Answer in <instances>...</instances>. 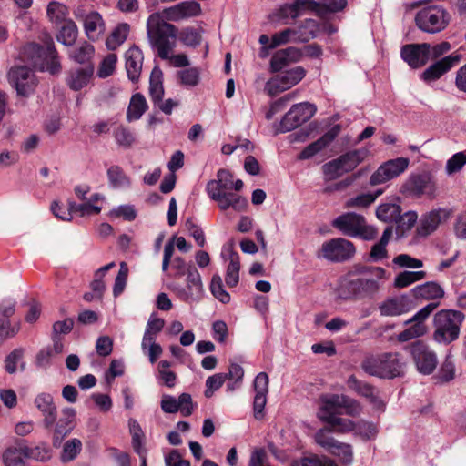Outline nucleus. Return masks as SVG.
I'll return each instance as SVG.
<instances>
[{
  "label": "nucleus",
  "instance_id": "nucleus-1",
  "mask_svg": "<svg viewBox=\"0 0 466 466\" xmlns=\"http://www.w3.org/2000/svg\"><path fill=\"white\" fill-rule=\"evenodd\" d=\"M388 279L381 267L359 266L341 284L340 297L366 298L374 296Z\"/></svg>",
  "mask_w": 466,
  "mask_h": 466
},
{
  "label": "nucleus",
  "instance_id": "nucleus-2",
  "mask_svg": "<svg viewBox=\"0 0 466 466\" xmlns=\"http://www.w3.org/2000/svg\"><path fill=\"white\" fill-rule=\"evenodd\" d=\"M233 177L230 172L225 169H219L217 174V179L208 182L206 191L208 197L216 201L221 210H227L231 208L236 211H242L248 206L247 199L234 192H227L231 189Z\"/></svg>",
  "mask_w": 466,
  "mask_h": 466
},
{
  "label": "nucleus",
  "instance_id": "nucleus-3",
  "mask_svg": "<svg viewBox=\"0 0 466 466\" xmlns=\"http://www.w3.org/2000/svg\"><path fill=\"white\" fill-rule=\"evenodd\" d=\"M149 44L160 58L167 59L176 47L177 28L166 22L160 14L149 15L147 23Z\"/></svg>",
  "mask_w": 466,
  "mask_h": 466
},
{
  "label": "nucleus",
  "instance_id": "nucleus-4",
  "mask_svg": "<svg viewBox=\"0 0 466 466\" xmlns=\"http://www.w3.org/2000/svg\"><path fill=\"white\" fill-rule=\"evenodd\" d=\"M361 367L371 376L393 379L404 375L407 362L400 353L388 352L366 359Z\"/></svg>",
  "mask_w": 466,
  "mask_h": 466
},
{
  "label": "nucleus",
  "instance_id": "nucleus-5",
  "mask_svg": "<svg viewBox=\"0 0 466 466\" xmlns=\"http://www.w3.org/2000/svg\"><path fill=\"white\" fill-rule=\"evenodd\" d=\"M317 417L323 422H329L342 413L358 416L361 406L358 401L343 394H323L319 398Z\"/></svg>",
  "mask_w": 466,
  "mask_h": 466
},
{
  "label": "nucleus",
  "instance_id": "nucleus-6",
  "mask_svg": "<svg viewBox=\"0 0 466 466\" xmlns=\"http://www.w3.org/2000/svg\"><path fill=\"white\" fill-rule=\"evenodd\" d=\"M463 314L457 310L442 309L433 317V339L440 344H450L459 338Z\"/></svg>",
  "mask_w": 466,
  "mask_h": 466
},
{
  "label": "nucleus",
  "instance_id": "nucleus-7",
  "mask_svg": "<svg viewBox=\"0 0 466 466\" xmlns=\"http://www.w3.org/2000/svg\"><path fill=\"white\" fill-rule=\"evenodd\" d=\"M331 225L345 236L364 240H372L378 234L376 228L369 225L362 215L355 212H346L338 216Z\"/></svg>",
  "mask_w": 466,
  "mask_h": 466
},
{
  "label": "nucleus",
  "instance_id": "nucleus-8",
  "mask_svg": "<svg viewBox=\"0 0 466 466\" xmlns=\"http://www.w3.org/2000/svg\"><path fill=\"white\" fill-rule=\"evenodd\" d=\"M417 27L424 33L437 34L444 30L451 21L449 12L441 5H426L415 15Z\"/></svg>",
  "mask_w": 466,
  "mask_h": 466
},
{
  "label": "nucleus",
  "instance_id": "nucleus-9",
  "mask_svg": "<svg viewBox=\"0 0 466 466\" xmlns=\"http://www.w3.org/2000/svg\"><path fill=\"white\" fill-rule=\"evenodd\" d=\"M25 54L35 68L48 71L51 74H56L60 69L53 42L46 43L45 47L36 44H30L25 47Z\"/></svg>",
  "mask_w": 466,
  "mask_h": 466
},
{
  "label": "nucleus",
  "instance_id": "nucleus-10",
  "mask_svg": "<svg viewBox=\"0 0 466 466\" xmlns=\"http://www.w3.org/2000/svg\"><path fill=\"white\" fill-rule=\"evenodd\" d=\"M170 289L180 300L186 303H198L205 294L201 276L193 266L187 270L186 286L175 283L170 286Z\"/></svg>",
  "mask_w": 466,
  "mask_h": 466
},
{
  "label": "nucleus",
  "instance_id": "nucleus-11",
  "mask_svg": "<svg viewBox=\"0 0 466 466\" xmlns=\"http://www.w3.org/2000/svg\"><path fill=\"white\" fill-rule=\"evenodd\" d=\"M316 111V106L309 102H301L293 105L276 127L277 132L286 133L297 128L309 120L315 115Z\"/></svg>",
  "mask_w": 466,
  "mask_h": 466
},
{
  "label": "nucleus",
  "instance_id": "nucleus-12",
  "mask_svg": "<svg viewBox=\"0 0 466 466\" xmlns=\"http://www.w3.org/2000/svg\"><path fill=\"white\" fill-rule=\"evenodd\" d=\"M355 252L356 248L351 241L337 238L324 242L317 256L331 262H343L350 259Z\"/></svg>",
  "mask_w": 466,
  "mask_h": 466
},
{
  "label": "nucleus",
  "instance_id": "nucleus-13",
  "mask_svg": "<svg viewBox=\"0 0 466 466\" xmlns=\"http://www.w3.org/2000/svg\"><path fill=\"white\" fill-rule=\"evenodd\" d=\"M417 370L424 375L431 374L437 367L436 353L423 341L417 340L406 348Z\"/></svg>",
  "mask_w": 466,
  "mask_h": 466
},
{
  "label": "nucleus",
  "instance_id": "nucleus-14",
  "mask_svg": "<svg viewBox=\"0 0 466 466\" xmlns=\"http://www.w3.org/2000/svg\"><path fill=\"white\" fill-rule=\"evenodd\" d=\"M410 164L407 157H397L382 163L370 176V186H378L392 180L404 173Z\"/></svg>",
  "mask_w": 466,
  "mask_h": 466
},
{
  "label": "nucleus",
  "instance_id": "nucleus-15",
  "mask_svg": "<svg viewBox=\"0 0 466 466\" xmlns=\"http://www.w3.org/2000/svg\"><path fill=\"white\" fill-rule=\"evenodd\" d=\"M306 75L302 66H296L269 79L265 86V90L270 96H276L286 91L300 82Z\"/></svg>",
  "mask_w": 466,
  "mask_h": 466
},
{
  "label": "nucleus",
  "instance_id": "nucleus-16",
  "mask_svg": "<svg viewBox=\"0 0 466 466\" xmlns=\"http://www.w3.org/2000/svg\"><path fill=\"white\" fill-rule=\"evenodd\" d=\"M8 77L10 84L21 96H28L37 86V79L33 71L24 66L11 68Z\"/></svg>",
  "mask_w": 466,
  "mask_h": 466
},
{
  "label": "nucleus",
  "instance_id": "nucleus-17",
  "mask_svg": "<svg viewBox=\"0 0 466 466\" xmlns=\"http://www.w3.org/2000/svg\"><path fill=\"white\" fill-rule=\"evenodd\" d=\"M318 4L314 0H295L281 5L275 13L270 15L272 22H279L286 19H296L308 10H316Z\"/></svg>",
  "mask_w": 466,
  "mask_h": 466
},
{
  "label": "nucleus",
  "instance_id": "nucleus-18",
  "mask_svg": "<svg viewBox=\"0 0 466 466\" xmlns=\"http://www.w3.org/2000/svg\"><path fill=\"white\" fill-rule=\"evenodd\" d=\"M201 13V6L197 1L189 0L165 8L161 16L164 20L180 21L189 17L197 16Z\"/></svg>",
  "mask_w": 466,
  "mask_h": 466
},
{
  "label": "nucleus",
  "instance_id": "nucleus-19",
  "mask_svg": "<svg viewBox=\"0 0 466 466\" xmlns=\"http://www.w3.org/2000/svg\"><path fill=\"white\" fill-rule=\"evenodd\" d=\"M76 427V410L73 408H65L61 411V416L54 428L52 437L53 446L60 447L63 440Z\"/></svg>",
  "mask_w": 466,
  "mask_h": 466
},
{
  "label": "nucleus",
  "instance_id": "nucleus-20",
  "mask_svg": "<svg viewBox=\"0 0 466 466\" xmlns=\"http://www.w3.org/2000/svg\"><path fill=\"white\" fill-rule=\"evenodd\" d=\"M77 19L83 22L86 35L92 41L97 40L105 32L106 26L102 15L96 11L83 14L80 9L75 12Z\"/></svg>",
  "mask_w": 466,
  "mask_h": 466
},
{
  "label": "nucleus",
  "instance_id": "nucleus-21",
  "mask_svg": "<svg viewBox=\"0 0 466 466\" xmlns=\"http://www.w3.org/2000/svg\"><path fill=\"white\" fill-rule=\"evenodd\" d=\"M460 55L451 54L446 56L445 57L438 60L428 68H426L421 74L420 78L427 83L436 81L448 71H450L452 67H454L460 62Z\"/></svg>",
  "mask_w": 466,
  "mask_h": 466
},
{
  "label": "nucleus",
  "instance_id": "nucleus-22",
  "mask_svg": "<svg viewBox=\"0 0 466 466\" xmlns=\"http://www.w3.org/2000/svg\"><path fill=\"white\" fill-rule=\"evenodd\" d=\"M430 44H410L401 49V57L412 68L424 66L429 60Z\"/></svg>",
  "mask_w": 466,
  "mask_h": 466
},
{
  "label": "nucleus",
  "instance_id": "nucleus-23",
  "mask_svg": "<svg viewBox=\"0 0 466 466\" xmlns=\"http://www.w3.org/2000/svg\"><path fill=\"white\" fill-rule=\"evenodd\" d=\"M412 309V301L406 295L389 298L379 306L381 316H400Z\"/></svg>",
  "mask_w": 466,
  "mask_h": 466
},
{
  "label": "nucleus",
  "instance_id": "nucleus-24",
  "mask_svg": "<svg viewBox=\"0 0 466 466\" xmlns=\"http://www.w3.org/2000/svg\"><path fill=\"white\" fill-rule=\"evenodd\" d=\"M94 72L95 68L93 65L73 68L67 73L66 84L70 89L79 91L91 83Z\"/></svg>",
  "mask_w": 466,
  "mask_h": 466
},
{
  "label": "nucleus",
  "instance_id": "nucleus-25",
  "mask_svg": "<svg viewBox=\"0 0 466 466\" xmlns=\"http://www.w3.org/2000/svg\"><path fill=\"white\" fill-rule=\"evenodd\" d=\"M340 131L339 126L336 125L326 132L318 140L307 146L299 155V159H309L328 147L336 138Z\"/></svg>",
  "mask_w": 466,
  "mask_h": 466
},
{
  "label": "nucleus",
  "instance_id": "nucleus-26",
  "mask_svg": "<svg viewBox=\"0 0 466 466\" xmlns=\"http://www.w3.org/2000/svg\"><path fill=\"white\" fill-rule=\"evenodd\" d=\"M447 217L448 213L443 209L432 210L425 214L420 220L417 234L422 238L428 237L438 228L439 225Z\"/></svg>",
  "mask_w": 466,
  "mask_h": 466
},
{
  "label": "nucleus",
  "instance_id": "nucleus-27",
  "mask_svg": "<svg viewBox=\"0 0 466 466\" xmlns=\"http://www.w3.org/2000/svg\"><path fill=\"white\" fill-rule=\"evenodd\" d=\"M126 70L128 78L132 82H137L139 79L142 66H143V53L137 46H131L125 53Z\"/></svg>",
  "mask_w": 466,
  "mask_h": 466
},
{
  "label": "nucleus",
  "instance_id": "nucleus-28",
  "mask_svg": "<svg viewBox=\"0 0 466 466\" xmlns=\"http://www.w3.org/2000/svg\"><path fill=\"white\" fill-rule=\"evenodd\" d=\"M431 189V182L427 176H410L401 186L400 192L407 196H420Z\"/></svg>",
  "mask_w": 466,
  "mask_h": 466
},
{
  "label": "nucleus",
  "instance_id": "nucleus-29",
  "mask_svg": "<svg viewBox=\"0 0 466 466\" xmlns=\"http://www.w3.org/2000/svg\"><path fill=\"white\" fill-rule=\"evenodd\" d=\"M302 56L301 51L297 47H288L277 51L270 61V67L272 71L278 72L289 63L298 62Z\"/></svg>",
  "mask_w": 466,
  "mask_h": 466
},
{
  "label": "nucleus",
  "instance_id": "nucleus-30",
  "mask_svg": "<svg viewBox=\"0 0 466 466\" xmlns=\"http://www.w3.org/2000/svg\"><path fill=\"white\" fill-rule=\"evenodd\" d=\"M36 408L44 416V426L49 429L56 419V407L54 404L53 397L48 393H41L35 400Z\"/></svg>",
  "mask_w": 466,
  "mask_h": 466
},
{
  "label": "nucleus",
  "instance_id": "nucleus-31",
  "mask_svg": "<svg viewBox=\"0 0 466 466\" xmlns=\"http://www.w3.org/2000/svg\"><path fill=\"white\" fill-rule=\"evenodd\" d=\"M370 153V147H363L358 149H353L348 151L341 156L339 157L342 166H344V169L349 173L354 170L360 164H361L365 159H367Z\"/></svg>",
  "mask_w": 466,
  "mask_h": 466
},
{
  "label": "nucleus",
  "instance_id": "nucleus-32",
  "mask_svg": "<svg viewBox=\"0 0 466 466\" xmlns=\"http://www.w3.org/2000/svg\"><path fill=\"white\" fill-rule=\"evenodd\" d=\"M411 292L416 299L425 300L439 299L444 296V289L440 284L434 281H429L424 284L418 285L411 289Z\"/></svg>",
  "mask_w": 466,
  "mask_h": 466
},
{
  "label": "nucleus",
  "instance_id": "nucleus-33",
  "mask_svg": "<svg viewBox=\"0 0 466 466\" xmlns=\"http://www.w3.org/2000/svg\"><path fill=\"white\" fill-rule=\"evenodd\" d=\"M222 256L228 258L229 261L228 267H227V274H226V283L228 287H235L239 280V268H240V262H239V256L237 252L233 251L231 248H228L227 250H223Z\"/></svg>",
  "mask_w": 466,
  "mask_h": 466
},
{
  "label": "nucleus",
  "instance_id": "nucleus-34",
  "mask_svg": "<svg viewBox=\"0 0 466 466\" xmlns=\"http://www.w3.org/2000/svg\"><path fill=\"white\" fill-rule=\"evenodd\" d=\"M103 199V196L96 193L93 194L86 201L81 204H76L74 201H69L70 210H74L76 214L81 217L90 216L100 213L102 208L96 203Z\"/></svg>",
  "mask_w": 466,
  "mask_h": 466
},
{
  "label": "nucleus",
  "instance_id": "nucleus-35",
  "mask_svg": "<svg viewBox=\"0 0 466 466\" xmlns=\"http://www.w3.org/2000/svg\"><path fill=\"white\" fill-rule=\"evenodd\" d=\"M295 31V43H306L315 38L319 32V25L313 19H306Z\"/></svg>",
  "mask_w": 466,
  "mask_h": 466
},
{
  "label": "nucleus",
  "instance_id": "nucleus-36",
  "mask_svg": "<svg viewBox=\"0 0 466 466\" xmlns=\"http://www.w3.org/2000/svg\"><path fill=\"white\" fill-rule=\"evenodd\" d=\"M149 95L154 104L161 102L164 96L163 73L158 66H155L150 75Z\"/></svg>",
  "mask_w": 466,
  "mask_h": 466
},
{
  "label": "nucleus",
  "instance_id": "nucleus-37",
  "mask_svg": "<svg viewBox=\"0 0 466 466\" xmlns=\"http://www.w3.org/2000/svg\"><path fill=\"white\" fill-rule=\"evenodd\" d=\"M147 109V103L145 96L140 93L133 95L127 111V121L139 119Z\"/></svg>",
  "mask_w": 466,
  "mask_h": 466
},
{
  "label": "nucleus",
  "instance_id": "nucleus-38",
  "mask_svg": "<svg viewBox=\"0 0 466 466\" xmlns=\"http://www.w3.org/2000/svg\"><path fill=\"white\" fill-rule=\"evenodd\" d=\"M130 26L127 23L118 24L106 41V46L109 50H116L127 38Z\"/></svg>",
  "mask_w": 466,
  "mask_h": 466
},
{
  "label": "nucleus",
  "instance_id": "nucleus-39",
  "mask_svg": "<svg viewBox=\"0 0 466 466\" xmlns=\"http://www.w3.org/2000/svg\"><path fill=\"white\" fill-rule=\"evenodd\" d=\"M400 213L401 208L400 205L390 202L382 203L376 209L378 219L387 223L397 222Z\"/></svg>",
  "mask_w": 466,
  "mask_h": 466
},
{
  "label": "nucleus",
  "instance_id": "nucleus-40",
  "mask_svg": "<svg viewBox=\"0 0 466 466\" xmlns=\"http://www.w3.org/2000/svg\"><path fill=\"white\" fill-rule=\"evenodd\" d=\"M25 444L18 443L17 446L10 447L3 453V462L5 466H25L24 458Z\"/></svg>",
  "mask_w": 466,
  "mask_h": 466
},
{
  "label": "nucleus",
  "instance_id": "nucleus-41",
  "mask_svg": "<svg viewBox=\"0 0 466 466\" xmlns=\"http://www.w3.org/2000/svg\"><path fill=\"white\" fill-rule=\"evenodd\" d=\"M382 194V190H378L376 193H362L358 196L350 198L344 203L346 208H358L362 209L370 206L379 196Z\"/></svg>",
  "mask_w": 466,
  "mask_h": 466
},
{
  "label": "nucleus",
  "instance_id": "nucleus-42",
  "mask_svg": "<svg viewBox=\"0 0 466 466\" xmlns=\"http://www.w3.org/2000/svg\"><path fill=\"white\" fill-rule=\"evenodd\" d=\"M109 185L114 188H127L130 186V178L119 166H111L106 171Z\"/></svg>",
  "mask_w": 466,
  "mask_h": 466
},
{
  "label": "nucleus",
  "instance_id": "nucleus-43",
  "mask_svg": "<svg viewBox=\"0 0 466 466\" xmlns=\"http://www.w3.org/2000/svg\"><path fill=\"white\" fill-rule=\"evenodd\" d=\"M82 448L83 444L79 439L71 438L67 440L63 445L60 461L63 463L74 461L80 454Z\"/></svg>",
  "mask_w": 466,
  "mask_h": 466
},
{
  "label": "nucleus",
  "instance_id": "nucleus-44",
  "mask_svg": "<svg viewBox=\"0 0 466 466\" xmlns=\"http://www.w3.org/2000/svg\"><path fill=\"white\" fill-rule=\"evenodd\" d=\"M321 168L326 181L335 180L348 173L339 157L324 164Z\"/></svg>",
  "mask_w": 466,
  "mask_h": 466
},
{
  "label": "nucleus",
  "instance_id": "nucleus-45",
  "mask_svg": "<svg viewBox=\"0 0 466 466\" xmlns=\"http://www.w3.org/2000/svg\"><path fill=\"white\" fill-rule=\"evenodd\" d=\"M425 277V271H402L395 277L393 285L397 289H403L422 280Z\"/></svg>",
  "mask_w": 466,
  "mask_h": 466
},
{
  "label": "nucleus",
  "instance_id": "nucleus-46",
  "mask_svg": "<svg viewBox=\"0 0 466 466\" xmlns=\"http://www.w3.org/2000/svg\"><path fill=\"white\" fill-rule=\"evenodd\" d=\"M427 333V327L424 323L412 322L403 331L397 335V339L400 342H406L420 337L424 336Z\"/></svg>",
  "mask_w": 466,
  "mask_h": 466
},
{
  "label": "nucleus",
  "instance_id": "nucleus-47",
  "mask_svg": "<svg viewBox=\"0 0 466 466\" xmlns=\"http://www.w3.org/2000/svg\"><path fill=\"white\" fill-rule=\"evenodd\" d=\"M46 15L52 23L60 24L66 21L68 9L65 5L53 1L46 7Z\"/></svg>",
  "mask_w": 466,
  "mask_h": 466
},
{
  "label": "nucleus",
  "instance_id": "nucleus-48",
  "mask_svg": "<svg viewBox=\"0 0 466 466\" xmlns=\"http://www.w3.org/2000/svg\"><path fill=\"white\" fill-rule=\"evenodd\" d=\"M329 452L343 464H351L353 461V449L349 443L337 441Z\"/></svg>",
  "mask_w": 466,
  "mask_h": 466
},
{
  "label": "nucleus",
  "instance_id": "nucleus-49",
  "mask_svg": "<svg viewBox=\"0 0 466 466\" xmlns=\"http://www.w3.org/2000/svg\"><path fill=\"white\" fill-rule=\"evenodd\" d=\"M164 325L165 321L163 319L157 318L155 314H152L149 317L142 339H144V346L147 342L156 339L157 335L162 330Z\"/></svg>",
  "mask_w": 466,
  "mask_h": 466
},
{
  "label": "nucleus",
  "instance_id": "nucleus-50",
  "mask_svg": "<svg viewBox=\"0 0 466 466\" xmlns=\"http://www.w3.org/2000/svg\"><path fill=\"white\" fill-rule=\"evenodd\" d=\"M347 385L350 390L356 391L358 394L367 398L368 400L373 398V396L379 391L374 387L359 380L354 375L349 377Z\"/></svg>",
  "mask_w": 466,
  "mask_h": 466
},
{
  "label": "nucleus",
  "instance_id": "nucleus-51",
  "mask_svg": "<svg viewBox=\"0 0 466 466\" xmlns=\"http://www.w3.org/2000/svg\"><path fill=\"white\" fill-rule=\"evenodd\" d=\"M347 385L350 390L356 391L358 394L367 398L368 400L373 398V396L379 391L374 387L359 380L354 375L349 377Z\"/></svg>",
  "mask_w": 466,
  "mask_h": 466
},
{
  "label": "nucleus",
  "instance_id": "nucleus-52",
  "mask_svg": "<svg viewBox=\"0 0 466 466\" xmlns=\"http://www.w3.org/2000/svg\"><path fill=\"white\" fill-rule=\"evenodd\" d=\"M78 29L76 25L72 20H67L62 26L57 40L65 46H72L76 40Z\"/></svg>",
  "mask_w": 466,
  "mask_h": 466
},
{
  "label": "nucleus",
  "instance_id": "nucleus-53",
  "mask_svg": "<svg viewBox=\"0 0 466 466\" xmlns=\"http://www.w3.org/2000/svg\"><path fill=\"white\" fill-rule=\"evenodd\" d=\"M128 430L132 437V445L134 450L140 454L144 443L145 433L136 419L128 420Z\"/></svg>",
  "mask_w": 466,
  "mask_h": 466
},
{
  "label": "nucleus",
  "instance_id": "nucleus-54",
  "mask_svg": "<svg viewBox=\"0 0 466 466\" xmlns=\"http://www.w3.org/2000/svg\"><path fill=\"white\" fill-rule=\"evenodd\" d=\"M355 435L360 436L362 440H371L374 439L378 434V427L376 424L366 421L360 420L355 422V428L353 430Z\"/></svg>",
  "mask_w": 466,
  "mask_h": 466
},
{
  "label": "nucleus",
  "instance_id": "nucleus-55",
  "mask_svg": "<svg viewBox=\"0 0 466 466\" xmlns=\"http://www.w3.org/2000/svg\"><path fill=\"white\" fill-rule=\"evenodd\" d=\"M25 457L32 458L39 461H47L52 457V451L46 444H41L34 448L25 445Z\"/></svg>",
  "mask_w": 466,
  "mask_h": 466
},
{
  "label": "nucleus",
  "instance_id": "nucleus-56",
  "mask_svg": "<svg viewBox=\"0 0 466 466\" xmlns=\"http://www.w3.org/2000/svg\"><path fill=\"white\" fill-rule=\"evenodd\" d=\"M210 291L212 295L220 302L227 304L230 301V295L224 289L222 279L218 274L212 277L210 282Z\"/></svg>",
  "mask_w": 466,
  "mask_h": 466
},
{
  "label": "nucleus",
  "instance_id": "nucleus-57",
  "mask_svg": "<svg viewBox=\"0 0 466 466\" xmlns=\"http://www.w3.org/2000/svg\"><path fill=\"white\" fill-rule=\"evenodd\" d=\"M290 42L295 43V31L293 28H286L272 35L268 48L273 49Z\"/></svg>",
  "mask_w": 466,
  "mask_h": 466
},
{
  "label": "nucleus",
  "instance_id": "nucleus-58",
  "mask_svg": "<svg viewBox=\"0 0 466 466\" xmlns=\"http://www.w3.org/2000/svg\"><path fill=\"white\" fill-rule=\"evenodd\" d=\"M330 427V431L337 433H348L353 431L355 428V422L350 419L341 418L339 415L328 422Z\"/></svg>",
  "mask_w": 466,
  "mask_h": 466
},
{
  "label": "nucleus",
  "instance_id": "nucleus-59",
  "mask_svg": "<svg viewBox=\"0 0 466 466\" xmlns=\"http://www.w3.org/2000/svg\"><path fill=\"white\" fill-rule=\"evenodd\" d=\"M117 56L115 54H108L100 63L97 69V76L100 78H106L111 76L116 69Z\"/></svg>",
  "mask_w": 466,
  "mask_h": 466
},
{
  "label": "nucleus",
  "instance_id": "nucleus-60",
  "mask_svg": "<svg viewBox=\"0 0 466 466\" xmlns=\"http://www.w3.org/2000/svg\"><path fill=\"white\" fill-rule=\"evenodd\" d=\"M95 49L94 46L88 43H84L77 48L72 51L70 56L77 63L84 64L89 61L93 55Z\"/></svg>",
  "mask_w": 466,
  "mask_h": 466
},
{
  "label": "nucleus",
  "instance_id": "nucleus-61",
  "mask_svg": "<svg viewBox=\"0 0 466 466\" xmlns=\"http://www.w3.org/2000/svg\"><path fill=\"white\" fill-rule=\"evenodd\" d=\"M179 40L187 46H196L201 42V33L198 29L187 27L179 33Z\"/></svg>",
  "mask_w": 466,
  "mask_h": 466
},
{
  "label": "nucleus",
  "instance_id": "nucleus-62",
  "mask_svg": "<svg viewBox=\"0 0 466 466\" xmlns=\"http://www.w3.org/2000/svg\"><path fill=\"white\" fill-rule=\"evenodd\" d=\"M466 165V153L458 152L447 160L445 170L451 176L459 172Z\"/></svg>",
  "mask_w": 466,
  "mask_h": 466
},
{
  "label": "nucleus",
  "instance_id": "nucleus-63",
  "mask_svg": "<svg viewBox=\"0 0 466 466\" xmlns=\"http://www.w3.org/2000/svg\"><path fill=\"white\" fill-rule=\"evenodd\" d=\"M170 363L167 360H162L159 362L157 370L159 374V379L162 380V382L171 388L176 383L177 376L176 374L169 370Z\"/></svg>",
  "mask_w": 466,
  "mask_h": 466
},
{
  "label": "nucleus",
  "instance_id": "nucleus-64",
  "mask_svg": "<svg viewBox=\"0 0 466 466\" xmlns=\"http://www.w3.org/2000/svg\"><path fill=\"white\" fill-rule=\"evenodd\" d=\"M291 466H337V464L328 458L306 457L296 461Z\"/></svg>",
  "mask_w": 466,
  "mask_h": 466
}]
</instances>
